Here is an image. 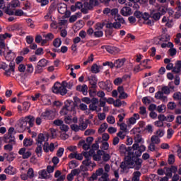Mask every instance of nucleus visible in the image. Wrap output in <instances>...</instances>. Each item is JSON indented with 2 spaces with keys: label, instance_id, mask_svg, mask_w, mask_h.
<instances>
[{
  "label": "nucleus",
  "instance_id": "79ce46f5",
  "mask_svg": "<svg viewBox=\"0 0 181 181\" xmlns=\"http://www.w3.org/2000/svg\"><path fill=\"white\" fill-rule=\"evenodd\" d=\"M173 98L175 101H180L181 100V93L180 92L175 93L173 95Z\"/></svg>",
  "mask_w": 181,
  "mask_h": 181
},
{
  "label": "nucleus",
  "instance_id": "5701e85b",
  "mask_svg": "<svg viewBox=\"0 0 181 181\" xmlns=\"http://www.w3.org/2000/svg\"><path fill=\"white\" fill-rule=\"evenodd\" d=\"M137 171H135L133 173V177L132 179V181H139L140 177L141 176V173L139 171V170H136Z\"/></svg>",
  "mask_w": 181,
  "mask_h": 181
},
{
  "label": "nucleus",
  "instance_id": "473e14b6",
  "mask_svg": "<svg viewBox=\"0 0 181 181\" xmlns=\"http://www.w3.org/2000/svg\"><path fill=\"white\" fill-rule=\"evenodd\" d=\"M27 176H28L29 179H33L35 177V171L33 168H30L27 172Z\"/></svg>",
  "mask_w": 181,
  "mask_h": 181
},
{
  "label": "nucleus",
  "instance_id": "9b49d317",
  "mask_svg": "<svg viewBox=\"0 0 181 181\" xmlns=\"http://www.w3.org/2000/svg\"><path fill=\"white\" fill-rule=\"evenodd\" d=\"M9 69L6 70V72H4V76H6L7 77L11 76V73L15 72V62L11 61L9 63Z\"/></svg>",
  "mask_w": 181,
  "mask_h": 181
},
{
  "label": "nucleus",
  "instance_id": "13d9d810",
  "mask_svg": "<svg viewBox=\"0 0 181 181\" xmlns=\"http://www.w3.org/2000/svg\"><path fill=\"white\" fill-rule=\"evenodd\" d=\"M25 40L28 43V45H32V43H33V37L32 35H28L26 37H25Z\"/></svg>",
  "mask_w": 181,
  "mask_h": 181
},
{
  "label": "nucleus",
  "instance_id": "4468645a",
  "mask_svg": "<svg viewBox=\"0 0 181 181\" xmlns=\"http://www.w3.org/2000/svg\"><path fill=\"white\" fill-rule=\"evenodd\" d=\"M4 173L11 175H16V168L12 165H8L6 168H5Z\"/></svg>",
  "mask_w": 181,
  "mask_h": 181
},
{
  "label": "nucleus",
  "instance_id": "69168bd1",
  "mask_svg": "<svg viewBox=\"0 0 181 181\" xmlns=\"http://www.w3.org/2000/svg\"><path fill=\"white\" fill-rule=\"evenodd\" d=\"M80 129L81 131H85V129H87V127H88V124L84 122H83L80 125Z\"/></svg>",
  "mask_w": 181,
  "mask_h": 181
},
{
  "label": "nucleus",
  "instance_id": "f03ea898",
  "mask_svg": "<svg viewBox=\"0 0 181 181\" xmlns=\"http://www.w3.org/2000/svg\"><path fill=\"white\" fill-rule=\"evenodd\" d=\"M35 125V117L33 115H28L23 117L18 120V124L16 125L18 132H25L29 128H33Z\"/></svg>",
  "mask_w": 181,
  "mask_h": 181
},
{
  "label": "nucleus",
  "instance_id": "f257e3e1",
  "mask_svg": "<svg viewBox=\"0 0 181 181\" xmlns=\"http://www.w3.org/2000/svg\"><path fill=\"white\" fill-rule=\"evenodd\" d=\"M120 155L125 156L124 161L120 164V168L123 170H127V168L129 166V169H134V170H139L142 168V163L144 160L141 158L142 153L146 151V147L144 145L138 144H134L132 146H129L122 144L119 146Z\"/></svg>",
  "mask_w": 181,
  "mask_h": 181
},
{
  "label": "nucleus",
  "instance_id": "2eb2a0df",
  "mask_svg": "<svg viewBox=\"0 0 181 181\" xmlns=\"http://www.w3.org/2000/svg\"><path fill=\"white\" fill-rule=\"evenodd\" d=\"M76 90L77 91H81V93H82L83 95H87V93H88V87L87 86V85H78L76 86Z\"/></svg>",
  "mask_w": 181,
  "mask_h": 181
},
{
  "label": "nucleus",
  "instance_id": "412c9836",
  "mask_svg": "<svg viewBox=\"0 0 181 181\" xmlns=\"http://www.w3.org/2000/svg\"><path fill=\"white\" fill-rule=\"evenodd\" d=\"M106 50L108 52V53H110V54H114V53H117L118 52V48L115 46H107Z\"/></svg>",
  "mask_w": 181,
  "mask_h": 181
},
{
  "label": "nucleus",
  "instance_id": "c756f323",
  "mask_svg": "<svg viewBox=\"0 0 181 181\" xmlns=\"http://www.w3.org/2000/svg\"><path fill=\"white\" fill-rule=\"evenodd\" d=\"M108 128V124L103 123L100 125V128L98 129L99 134H103V132H105V129Z\"/></svg>",
  "mask_w": 181,
  "mask_h": 181
},
{
  "label": "nucleus",
  "instance_id": "a878e982",
  "mask_svg": "<svg viewBox=\"0 0 181 181\" xmlns=\"http://www.w3.org/2000/svg\"><path fill=\"white\" fill-rule=\"evenodd\" d=\"M24 146H32L33 145V139L25 138L23 140Z\"/></svg>",
  "mask_w": 181,
  "mask_h": 181
},
{
  "label": "nucleus",
  "instance_id": "9d476101",
  "mask_svg": "<svg viewBox=\"0 0 181 181\" xmlns=\"http://www.w3.org/2000/svg\"><path fill=\"white\" fill-rule=\"evenodd\" d=\"M64 107H66L69 111H73L76 108V103L71 100H66L64 102Z\"/></svg>",
  "mask_w": 181,
  "mask_h": 181
},
{
  "label": "nucleus",
  "instance_id": "c03bdc74",
  "mask_svg": "<svg viewBox=\"0 0 181 181\" xmlns=\"http://www.w3.org/2000/svg\"><path fill=\"white\" fill-rule=\"evenodd\" d=\"M164 169H165L166 170V173H165V175L168 176V177H172L173 176V174H172V170L170 168H168V167H165L164 168Z\"/></svg>",
  "mask_w": 181,
  "mask_h": 181
},
{
  "label": "nucleus",
  "instance_id": "4c0bfd02",
  "mask_svg": "<svg viewBox=\"0 0 181 181\" xmlns=\"http://www.w3.org/2000/svg\"><path fill=\"white\" fill-rule=\"evenodd\" d=\"M161 93H163V94H166L167 95H169V94H170V89L168 86H163L161 88Z\"/></svg>",
  "mask_w": 181,
  "mask_h": 181
},
{
  "label": "nucleus",
  "instance_id": "e433bc0d",
  "mask_svg": "<svg viewBox=\"0 0 181 181\" xmlns=\"http://www.w3.org/2000/svg\"><path fill=\"white\" fill-rule=\"evenodd\" d=\"M134 141L136 142L134 144H137V145H139V144H141V142H142V136H141V134H137L134 136Z\"/></svg>",
  "mask_w": 181,
  "mask_h": 181
},
{
  "label": "nucleus",
  "instance_id": "bf43d9fd",
  "mask_svg": "<svg viewBox=\"0 0 181 181\" xmlns=\"http://www.w3.org/2000/svg\"><path fill=\"white\" fill-rule=\"evenodd\" d=\"M168 52H170V56L171 57H173V56H176L177 51L175 48L170 47Z\"/></svg>",
  "mask_w": 181,
  "mask_h": 181
},
{
  "label": "nucleus",
  "instance_id": "6e6552de",
  "mask_svg": "<svg viewBox=\"0 0 181 181\" xmlns=\"http://www.w3.org/2000/svg\"><path fill=\"white\" fill-rule=\"evenodd\" d=\"M46 136L43 133H40L35 139V145H43V142H46Z\"/></svg>",
  "mask_w": 181,
  "mask_h": 181
},
{
  "label": "nucleus",
  "instance_id": "b1692460",
  "mask_svg": "<svg viewBox=\"0 0 181 181\" xmlns=\"http://www.w3.org/2000/svg\"><path fill=\"white\" fill-rule=\"evenodd\" d=\"M52 114V110H46L41 114L42 118L43 119H50V115Z\"/></svg>",
  "mask_w": 181,
  "mask_h": 181
},
{
  "label": "nucleus",
  "instance_id": "c9c22d12",
  "mask_svg": "<svg viewBox=\"0 0 181 181\" xmlns=\"http://www.w3.org/2000/svg\"><path fill=\"white\" fill-rule=\"evenodd\" d=\"M11 8V6H8L4 11L5 13H6V15H9L10 16L12 15H15V12Z\"/></svg>",
  "mask_w": 181,
  "mask_h": 181
},
{
  "label": "nucleus",
  "instance_id": "f8f14e48",
  "mask_svg": "<svg viewBox=\"0 0 181 181\" xmlns=\"http://www.w3.org/2000/svg\"><path fill=\"white\" fill-rule=\"evenodd\" d=\"M98 81V78H97L96 75H91L90 80L89 81V84L91 86V88L93 90H96L97 88V83Z\"/></svg>",
  "mask_w": 181,
  "mask_h": 181
},
{
  "label": "nucleus",
  "instance_id": "09e8293b",
  "mask_svg": "<svg viewBox=\"0 0 181 181\" xmlns=\"http://www.w3.org/2000/svg\"><path fill=\"white\" fill-rule=\"evenodd\" d=\"M59 129H61V131H62V132H67L69 131V128L67 126V124H64V122L59 127Z\"/></svg>",
  "mask_w": 181,
  "mask_h": 181
},
{
  "label": "nucleus",
  "instance_id": "a18cd8bd",
  "mask_svg": "<svg viewBox=\"0 0 181 181\" xmlns=\"http://www.w3.org/2000/svg\"><path fill=\"white\" fill-rule=\"evenodd\" d=\"M69 111H70L67 107H66V106H64L61 110H60V114L62 115H67V114H69Z\"/></svg>",
  "mask_w": 181,
  "mask_h": 181
},
{
  "label": "nucleus",
  "instance_id": "393cba45",
  "mask_svg": "<svg viewBox=\"0 0 181 181\" xmlns=\"http://www.w3.org/2000/svg\"><path fill=\"white\" fill-rule=\"evenodd\" d=\"M151 141L154 145H159L160 144V139L156 135H153L151 138Z\"/></svg>",
  "mask_w": 181,
  "mask_h": 181
},
{
  "label": "nucleus",
  "instance_id": "5fc2aeb1",
  "mask_svg": "<svg viewBox=\"0 0 181 181\" xmlns=\"http://www.w3.org/2000/svg\"><path fill=\"white\" fill-rule=\"evenodd\" d=\"M86 176H88V174L84 173H82L81 175H78L76 180V181H84V177H86Z\"/></svg>",
  "mask_w": 181,
  "mask_h": 181
},
{
  "label": "nucleus",
  "instance_id": "0eeeda50",
  "mask_svg": "<svg viewBox=\"0 0 181 181\" xmlns=\"http://www.w3.org/2000/svg\"><path fill=\"white\" fill-rule=\"evenodd\" d=\"M98 86L101 90H106V91H111L112 90V86L108 81H106L105 82L104 81H100L98 83Z\"/></svg>",
  "mask_w": 181,
  "mask_h": 181
},
{
  "label": "nucleus",
  "instance_id": "37998d69",
  "mask_svg": "<svg viewBox=\"0 0 181 181\" xmlns=\"http://www.w3.org/2000/svg\"><path fill=\"white\" fill-rule=\"evenodd\" d=\"M174 45L172 42H168L167 44L163 42L161 44L162 49H165V47H173Z\"/></svg>",
  "mask_w": 181,
  "mask_h": 181
},
{
  "label": "nucleus",
  "instance_id": "aec40b11",
  "mask_svg": "<svg viewBox=\"0 0 181 181\" xmlns=\"http://www.w3.org/2000/svg\"><path fill=\"white\" fill-rule=\"evenodd\" d=\"M161 17L162 16L160 15V13H158V11L156 13H151L150 16V18H151L154 22H158Z\"/></svg>",
  "mask_w": 181,
  "mask_h": 181
},
{
  "label": "nucleus",
  "instance_id": "338daca9",
  "mask_svg": "<svg viewBox=\"0 0 181 181\" xmlns=\"http://www.w3.org/2000/svg\"><path fill=\"white\" fill-rule=\"evenodd\" d=\"M60 162V160L59 159V157L54 156L52 158V163H54V166H57V164Z\"/></svg>",
  "mask_w": 181,
  "mask_h": 181
},
{
  "label": "nucleus",
  "instance_id": "7c9ffc66",
  "mask_svg": "<svg viewBox=\"0 0 181 181\" xmlns=\"http://www.w3.org/2000/svg\"><path fill=\"white\" fill-rule=\"evenodd\" d=\"M78 166V161L76 160H72L69 162V169H74Z\"/></svg>",
  "mask_w": 181,
  "mask_h": 181
},
{
  "label": "nucleus",
  "instance_id": "1a4fd4ad",
  "mask_svg": "<svg viewBox=\"0 0 181 181\" xmlns=\"http://www.w3.org/2000/svg\"><path fill=\"white\" fill-rule=\"evenodd\" d=\"M122 16H131L132 15V9L130 7L124 6L120 10Z\"/></svg>",
  "mask_w": 181,
  "mask_h": 181
},
{
  "label": "nucleus",
  "instance_id": "a19ab883",
  "mask_svg": "<svg viewBox=\"0 0 181 181\" xmlns=\"http://www.w3.org/2000/svg\"><path fill=\"white\" fill-rule=\"evenodd\" d=\"M175 134V130L173 129H168L167 130V138L168 139H170L172 136H173V134Z\"/></svg>",
  "mask_w": 181,
  "mask_h": 181
},
{
  "label": "nucleus",
  "instance_id": "052dcab7",
  "mask_svg": "<svg viewBox=\"0 0 181 181\" xmlns=\"http://www.w3.org/2000/svg\"><path fill=\"white\" fill-rule=\"evenodd\" d=\"M107 122L108 124H115V118L114 116H108L107 117Z\"/></svg>",
  "mask_w": 181,
  "mask_h": 181
},
{
  "label": "nucleus",
  "instance_id": "cd10ccee",
  "mask_svg": "<svg viewBox=\"0 0 181 181\" xmlns=\"http://www.w3.org/2000/svg\"><path fill=\"white\" fill-rule=\"evenodd\" d=\"M8 6L11 8H18L21 6V2L19 1V0H13L8 5Z\"/></svg>",
  "mask_w": 181,
  "mask_h": 181
},
{
  "label": "nucleus",
  "instance_id": "6ab92c4d",
  "mask_svg": "<svg viewBox=\"0 0 181 181\" xmlns=\"http://www.w3.org/2000/svg\"><path fill=\"white\" fill-rule=\"evenodd\" d=\"M39 176H40V179H47L49 177V173L46 170H40L38 172Z\"/></svg>",
  "mask_w": 181,
  "mask_h": 181
},
{
  "label": "nucleus",
  "instance_id": "680f3d73",
  "mask_svg": "<svg viewBox=\"0 0 181 181\" xmlns=\"http://www.w3.org/2000/svg\"><path fill=\"white\" fill-rule=\"evenodd\" d=\"M162 97H163V92L162 91H158L155 94V98H156L157 100H162Z\"/></svg>",
  "mask_w": 181,
  "mask_h": 181
},
{
  "label": "nucleus",
  "instance_id": "2f4dec72",
  "mask_svg": "<svg viewBox=\"0 0 181 181\" xmlns=\"http://www.w3.org/2000/svg\"><path fill=\"white\" fill-rule=\"evenodd\" d=\"M52 45L54 47H60L62 46V40L60 38H56L54 40Z\"/></svg>",
  "mask_w": 181,
  "mask_h": 181
},
{
  "label": "nucleus",
  "instance_id": "bb28decb",
  "mask_svg": "<svg viewBox=\"0 0 181 181\" xmlns=\"http://www.w3.org/2000/svg\"><path fill=\"white\" fill-rule=\"evenodd\" d=\"M166 12H168V8H166L165 6H160L158 8V13H160L161 16H163V15H165Z\"/></svg>",
  "mask_w": 181,
  "mask_h": 181
},
{
  "label": "nucleus",
  "instance_id": "de8ad7c7",
  "mask_svg": "<svg viewBox=\"0 0 181 181\" xmlns=\"http://www.w3.org/2000/svg\"><path fill=\"white\" fill-rule=\"evenodd\" d=\"M71 129L72 131H74V132H78V131H81L80 126H78L76 124H74L71 125Z\"/></svg>",
  "mask_w": 181,
  "mask_h": 181
},
{
  "label": "nucleus",
  "instance_id": "603ef678",
  "mask_svg": "<svg viewBox=\"0 0 181 181\" xmlns=\"http://www.w3.org/2000/svg\"><path fill=\"white\" fill-rule=\"evenodd\" d=\"M56 167L54 165L52 166V165H47V170L46 171L47 172V173L49 175H50V173H53V172H54V168Z\"/></svg>",
  "mask_w": 181,
  "mask_h": 181
},
{
  "label": "nucleus",
  "instance_id": "3c124183",
  "mask_svg": "<svg viewBox=\"0 0 181 181\" xmlns=\"http://www.w3.org/2000/svg\"><path fill=\"white\" fill-rule=\"evenodd\" d=\"M4 158H6V160L8 162H12L13 159H15V157L12 154H8V153H4Z\"/></svg>",
  "mask_w": 181,
  "mask_h": 181
},
{
  "label": "nucleus",
  "instance_id": "4d7b16f0",
  "mask_svg": "<svg viewBox=\"0 0 181 181\" xmlns=\"http://www.w3.org/2000/svg\"><path fill=\"white\" fill-rule=\"evenodd\" d=\"M43 151L45 153H49V142L46 141L44 143L43 146Z\"/></svg>",
  "mask_w": 181,
  "mask_h": 181
},
{
  "label": "nucleus",
  "instance_id": "7ed1b4c3",
  "mask_svg": "<svg viewBox=\"0 0 181 181\" xmlns=\"http://www.w3.org/2000/svg\"><path fill=\"white\" fill-rule=\"evenodd\" d=\"M117 0H89V2L85 1L83 3L84 8L88 9V11H91L95 6H99L100 4H103L105 6H108L110 5V2H114Z\"/></svg>",
  "mask_w": 181,
  "mask_h": 181
},
{
  "label": "nucleus",
  "instance_id": "72a5a7b5",
  "mask_svg": "<svg viewBox=\"0 0 181 181\" xmlns=\"http://www.w3.org/2000/svg\"><path fill=\"white\" fill-rule=\"evenodd\" d=\"M108 177H110V175L108 173H103L101 177L99 178V181H108Z\"/></svg>",
  "mask_w": 181,
  "mask_h": 181
},
{
  "label": "nucleus",
  "instance_id": "f704fd0d",
  "mask_svg": "<svg viewBox=\"0 0 181 181\" xmlns=\"http://www.w3.org/2000/svg\"><path fill=\"white\" fill-rule=\"evenodd\" d=\"M115 21H118L117 22H118L119 23H120V25H121V24H122V25H125V23H126L125 20L124 19V18H122V17L121 16V15H119V14H117V18H115Z\"/></svg>",
  "mask_w": 181,
  "mask_h": 181
},
{
  "label": "nucleus",
  "instance_id": "a211bd4d",
  "mask_svg": "<svg viewBox=\"0 0 181 181\" xmlns=\"http://www.w3.org/2000/svg\"><path fill=\"white\" fill-rule=\"evenodd\" d=\"M125 60V58L117 59L115 61V67H116V69H121V67L124 66Z\"/></svg>",
  "mask_w": 181,
  "mask_h": 181
},
{
  "label": "nucleus",
  "instance_id": "ddd939ff",
  "mask_svg": "<svg viewBox=\"0 0 181 181\" xmlns=\"http://www.w3.org/2000/svg\"><path fill=\"white\" fill-rule=\"evenodd\" d=\"M104 69V66L101 65H98L97 64H93L91 66V71L93 74H98L101 70Z\"/></svg>",
  "mask_w": 181,
  "mask_h": 181
},
{
  "label": "nucleus",
  "instance_id": "e2e57ef3",
  "mask_svg": "<svg viewBox=\"0 0 181 181\" xmlns=\"http://www.w3.org/2000/svg\"><path fill=\"white\" fill-rule=\"evenodd\" d=\"M103 66H108L110 69H114V67H115V63L111 62H103Z\"/></svg>",
  "mask_w": 181,
  "mask_h": 181
},
{
  "label": "nucleus",
  "instance_id": "c85d7f7f",
  "mask_svg": "<svg viewBox=\"0 0 181 181\" xmlns=\"http://www.w3.org/2000/svg\"><path fill=\"white\" fill-rule=\"evenodd\" d=\"M43 37H45L48 42H50L54 39V35L52 33H49L47 34H44Z\"/></svg>",
  "mask_w": 181,
  "mask_h": 181
},
{
  "label": "nucleus",
  "instance_id": "774afa93",
  "mask_svg": "<svg viewBox=\"0 0 181 181\" xmlns=\"http://www.w3.org/2000/svg\"><path fill=\"white\" fill-rule=\"evenodd\" d=\"M71 118H72L71 116H65V117H64L65 124H71V122H72Z\"/></svg>",
  "mask_w": 181,
  "mask_h": 181
},
{
  "label": "nucleus",
  "instance_id": "864d4df0",
  "mask_svg": "<svg viewBox=\"0 0 181 181\" xmlns=\"http://www.w3.org/2000/svg\"><path fill=\"white\" fill-rule=\"evenodd\" d=\"M63 123H64L63 120L59 119H55L53 122L54 125H55L56 127H61V125H63Z\"/></svg>",
  "mask_w": 181,
  "mask_h": 181
},
{
  "label": "nucleus",
  "instance_id": "dca6fc26",
  "mask_svg": "<svg viewBox=\"0 0 181 181\" xmlns=\"http://www.w3.org/2000/svg\"><path fill=\"white\" fill-rule=\"evenodd\" d=\"M103 153L104 151L98 150L96 154L95 153L93 156V160H95V162H100V160H101V156H103Z\"/></svg>",
  "mask_w": 181,
  "mask_h": 181
},
{
  "label": "nucleus",
  "instance_id": "49530a36",
  "mask_svg": "<svg viewBox=\"0 0 181 181\" xmlns=\"http://www.w3.org/2000/svg\"><path fill=\"white\" fill-rule=\"evenodd\" d=\"M110 159H111V156H110V154L105 153V151H104V153L103 154V160L104 162H108V160H110Z\"/></svg>",
  "mask_w": 181,
  "mask_h": 181
},
{
  "label": "nucleus",
  "instance_id": "6e6d98bb",
  "mask_svg": "<svg viewBox=\"0 0 181 181\" xmlns=\"http://www.w3.org/2000/svg\"><path fill=\"white\" fill-rule=\"evenodd\" d=\"M167 107L168 110H175L176 108V103L175 102H170L168 103Z\"/></svg>",
  "mask_w": 181,
  "mask_h": 181
},
{
  "label": "nucleus",
  "instance_id": "20e7f679",
  "mask_svg": "<svg viewBox=\"0 0 181 181\" xmlns=\"http://www.w3.org/2000/svg\"><path fill=\"white\" fill-rule=\"evenodd\" d=\"M67 82L62 81V83L56 82L52 87V93L54 94H60V95H66L67 94Z\"/></svg>",
  "mask_w": 181,
  "mask_h": 181
},
{
  "label": "nucleus",
  "instance_id": "f3484780",
  "mask_svg": "<svg viewBox=\"0 0 181 181\" xmlns=\"http://www.w3.org/2000/svg\"><path fill=\"white\" fill-rule=\"evenodd\" d=\"M173 73H175V74H179V73H181V61H177L175 63V66L173 69Z\"/></svg>",
  "mask_w": 181,
  "mask_h": 181
},
{
  "label": "nucleus",
  "instance_id": "58836bf2",
  "mask_svg": "<svg viewBox=\"0 0 181 181\" xmlns=\"http://www.w3.org/2000/svg\"><path fill=\"white\" fill-rule=\"evenodd\" d=\"M168 163V165H173V163H175V155L173 154L169 155Z\"/></svg>",
  "mask_w": 181,
  "mask_h": 181
},
{
  "label": "nucleus",
  "instance_id": "423d86ee",
  "mask_svg": "<svg viewBox=\"0 0 181 181\" xmlns=\"http://www.w3.org/2000/svg\"><path fill=\"white\" fill-rule=\"evenodd\" d=\"M58 12L61 15H64L62 16V19H67V18H70V15H71V12L67 10V4L64 3H61L58 6Z\"/></svg>",
  "mask_w": 181,
  "mask_h": 181
},
{
  "label": "nucleus",
  "instance_id": "8fccbe9b",
  "mask_svg": "<svg viewBox=\"0 0 181 181\" xmlns=\"http://www.w3.org/2000/svg\"><path fill=\"white\" fill-rule=\"evenodd\" d=\"M122 78H117L114 80L113 83L115 84V86H121V84H122Z\"/></svg>",
  "mask_w": 181,
  "mask_h": 181
},
{
  "label": "nucleus",
  "instance_id": "39448f33",
  "mask_svg": "<svg viewBox=\"0 0 181 181\" xmlns=\"http://www.w3.org/2000/svg\"><path fill=\"white\" fill-rule=\"evenodd\" d=\"M83 153V156H84L85 160L82 162L83 166H86V168L91 167V169H94L97 164L95 162L91 161V156L89 153L87 151H84Z\"/></svg>",
  "mask_w": 181,
  "mask_h": 181
},
{
  "label": "nucleus",
  "instance_id": "4be33fe9",
  "mask_svg": "<svg viewBox=\"0 0 181 181\" xmlns=\"http://www.w3.org/2000/svg\"><path fill=\"white\" fill-rule=\"evenodd\" d=\"M37 147L35 148V153L38 156V158H40L42 156V153H43V148H42V144H36Z\"/></svg>",
  "mask_w": 181,
  "mask_h": 181
},
{
  "label": "nucleus",
  "instance_id": "ea45409f",
  "mask_svg": "<svg viewBox=\"0 0 181 181\" xmlns=\"http://www.w3.org/2000/svg\"><path fill=\"white\" fill-rule=\"evenodd\" d=\"M47 63H49V61L46 60V59H42L37 62V64L42 67H46V66H47Z\"/></svg>",
  "mask_w": 181,
  "mask_h": 181
},
{
  "label": "nucleus",
  "instance_id": "0e129e2a",
  "mask_svg": "<svg viewBox=\"0 0 181 181\" xmlns=\"http://www.w3.org/2000/svg\"><path fill=\"white\" fill-rule=\"evenodd\" d=\"M95 37H103L104 33L103 31H95L93 33Z\"/></svg>",
  "mask_w": 181,
  "mask_h": 181
}]
</instances>
